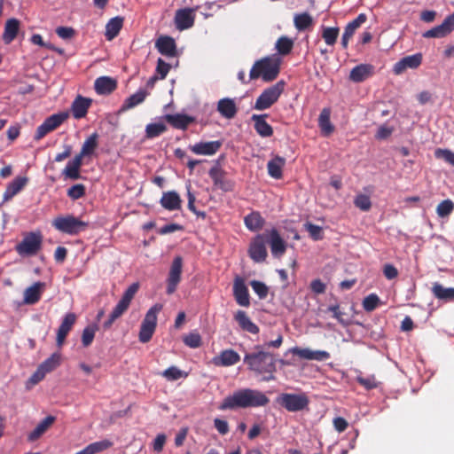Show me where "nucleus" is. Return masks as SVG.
<instances>
[{
	"label": "nucleus",
	"mask_w": 454,
	"mask_h": 454,
	"mask_svg": "<svg viewBox=\"0 0 454 454\" xmlns=\"http://www.w3.org/2000/svg\"><path fill=\"white\" fill-rule=\"evenodd\" d=\"M270 403L266 395L259 390L242 388L227 395L219 404L221 411L235 410L239 408L262 407Z\"/></svg>",
	"instance_id": "1"
},
{
	"label": "nucleus",
	"mask_w": 454,
	"mask_h": 454,
	"mask_svg": "<svg viewBox=\"0 0 454 454\" xmlns=\"http://www.w3.org/2000/svg\"><path fill=\"white\" fill-rule=\"evenodd\" d=\"M244 363L247 364L249 370L258 374L269 373L270 376L265 378L267 380L274 379L276 364L272 354L262 350L247 353L244 356Z\"/></svg>",
	"instance_id": "2"
},
{
	"label": "nucleus",
	"mask_w": 454,
	"mask_h": 454,
	"mask_svg": "<svg viewBox=\"0 0 454 454\" xmlns=\"http://www.w3.org/2000/svg\"><path fill=\"white\" fill-rule=\"evenodd\" d=\"M279 71L280 59L266 57L254 62L250 70L249 77L250 80L262 77L264 82H271L278 77Z\"/></svg>",
	"instance_id": "3"
},
{
	"label": "nucleus",
	"mask_w": 454,
	"mask_h": 454,
	"mask_svg": "<svg viewBox=\"0 0 454 454\" xmlns=\"http://www.w3.org/2000/svg\"><path fill=\"white\" fill-rule=\"evenodd\" d=\"M51 225L62 233L74 236L84 231L88 228L89 223L73 215H66L55 217L51 222Z\"/></svg>",
	"instance_id": "4"
},
{
	"label": "nucleus",
	"mask_w": 454,
	"mask_h": 454,
	"mask_svg": "<svg viewBox=\"0 0 454 454\" xmlns=\"http://www.w3.org/2000/svg\"><path fill=\"white\" fill-rule=\"evenodd\" d=\"M285 82L278 81L274 85L265 89L256 98L254 108L258 111L269 109L279 98L285 90Z\"/></svg>",
	"instance_id": "5"
},
{
	"label": "nucleus",
	"mask_w": 454,
	"mask_h": 454,
	"mask_svg": "<svg viewBox=\"0 0 454 454\" xmlns=\"http://www.w3.org/2000/svg\"><path fill=\"white\" fill-rule=\"evenodd\" d=\"M162 308V304L156 303L146 312L139 331V340L142 343H146L152 339L157 325V315Z\"/></svg>",
	"instance_id": "6"
},
{
	"label": "nucleus",
	"mask_w": 454,
	"mask_h": 454,
	"mask_svg": "<svg viewBox=\"0 0 454 454\" xmlns=\"http://www.w3.org/2000/svg\"><path fill=\"white\" fill-rule=\"evenodd\" d=\"M277 402L290 412L300 411L306 409L309 403V397L305 393L301 394H281Z\"/></svg>",
	"instance_id": "7"
},
{
	"label": "nucleus",
	"mask_w": 454,
	"mask_h": 454,
	"mask_svg": "<svg viewBox=\"0 0 454 454\" xmlns=\"http://www.w3.org/2000/svg\"><path fill=\"white\" fill-rule=\"evenodd\" d=\"M42 242L43 237L39 232H29L16 246L15 249L21 256L34 255L41 249Z\"/></svg>",
	"instance_id": "8"
},
{
	"label": "nucleus",
	"mask_w": 454,
	"mask_h": 454,
	"mask_svg": "<svg viewBox=\"0 0 454 454\" xmlns=\"http://www.w3.org/2000/svg\"><path fill=\"white\" fill-rule=\"evenodd\" d=\"M208 175L214 185L224 192H232L235 188V182L227 178V173L219 164L214 165L208 171Z\"/></svg>",
	"instance_id": "9"
},
{
	"label": "nucleus",
	"mask_w": 454,
	"mask_h": 454,
	"mask_svg": "<svg viewBox=\"0 0 454 454\" xmlns=\"http://www.w3.org/2000/svg\"><path fill=\"white\" fill-rule=\"evenodd\" d=\"M263 234L265 235L266 243L270 247L272 256L275 258L282 257L286 251L287 244L280 236L278 231L276 228H272L266 231Z\"/></svg>",
	"instance_id": "10"
},
{
	"label": "nucleus",
	"mask_w": 454,
	"mask_h": 454,
	"mask_svg": "<svg viewBox=\"0 0 454 454\" xmlns=\"http://www.w3.org/2000/svg\"><path fill=\"white\" fill-rule=\"evenodd\" d=\"M248 254L255 262H262L266 260L268 253L264 234H258L254 238L249 246Z\"/></svg>",
	"instance_id": "11"
},
{
	"label": "nucleus",
	"mask_w": 454,
	"mask_h": 454,
	"mask_svg": "<svg viewBox=\"0 0 454 454\" xmlns=\"http://www.w3.org/2000/svg\"><path fill=\"white\" fill-rule=\"evenodd\" d=\"M139 289V283L136 282L131 284L123 293L121 300L114 308L112 313L114 317H121L129 309L131 301L135 297Z\"/></svg>",
	"instance_id": "12"
},
{
	"label": "nucleus",
	"mask_w": 454,
	"mask_h": 454,
	"mask_svg": "<svg viewBox=\"0 0 454 454\" xmlns=\"http://www.w3.org/2000/svg\"><path fill=\"white\" fill-rule=\"evenodd\" d=\"M183 268V259L181 256H176L171 263L168 277L167 279V294H172L181 281Z\"/></svg>",
	"instance_id": "13"
},
{
	"label": "nucleus",
	"mask_w": 454,
	"mask_h": 454,
	"mask_svg": "<svg viewBox=\"0 0 454 454\" xmlns=\"http://www.w3.org/2000/svg\"><path fill=\"white\" fill-rule=\"evenodd\" d=\"M195 8L178 9L175 14V26L179 31L186 30L193 27L195 21Z\"/></svg>",
	"instance_id": "14"
},
{
	"label": "nucleus",
	"mask_w": 454,
	"mask_h": 454,
	"mask_svg": "<svg viewBox=\"0 0 454 454\" xmlns=\"http://www.w3.org/2000/svg\"><path fill=\"white\" fill-rule=\"evenodd\" d=\"M454 31V12L447 16L441 25H438L423 34L425 38H442Z\"/></svg>",
	"instance_id": "15"
},
{
	"label": "nucleus",
	"mask_w": 454,
	"mask_h": 454,
	"mask_svg": "<svg viewBox=\"0 0 454 454\" xmlns=\"http://www.w3.org/2000/svg\"><path fill=\"white\" fill-rule=\"evenodd\" d=\"M233 296L236 302L242 307L250 306V296L248 288L246 286L245 280L237 276L233 282Z\"/></svg>",
	"instance_id": "16"
},
{
	"label": "nucleus",
	"mask_w": 454,
	"mask_h": 454,
	"mask_svg": "<svg viewBox=\"0 0 454 454\" xmlns=\"http://www.w3.org/2000/svg\"><path fill=\"white\" fill-rule=\"evenodd\" d=\"M422 63V54L416 53L413 55L406 56L397 61L393 67V72L395 74H401L408 68L416 69Z\"/></svg>",
	"instance_id": "17"
},
{
	"label": "nucleus",
	"mask_w": 454,
	"mask_h": 454,
	"mask_svg": "<svg viewBox=\"0 0 454 454\" xmlns=\"http://www.w3.org/2000/svg\"><path fill=\"white\" fill-rule=\"evenodd\" d=\"M76 315L73 312L67 313L65 315L58 331H57V345L59 347H61L63 343L65 342V340L69 333V332L72 330L73 326L74 325L76 322Z\"/></svg>",
	"instance_id": "18"
},
{
	"label": "nucleus",
	"mask_w": 454,
	"mask_h": 454,
	"mask_svg": "<svg viewBox=\"0 0 454 454\" xmlns=\"http://www.w3.org/2000/svg\"><path fill=\"white\" fill-rule=\"evenodd\" d=\"M375 67L371 64H360L353 67L349 73V80L362 82L374 74Z\"/></svg>",
	"instance_id": "19"
},
{
	"label": "nucleus",
	"mask_w": 454,
	"mask_h": 454,
	"mask_svg": "<svg viewBox=\"0 0 454 454\" xmlns=\"http://www.w3.org/2000/svg\"><path fill=\"white\" fill-rule=\"evenodd\" d=\"M155 47L161 55L166 57L172 58L177 54L175 40L168 35L160 36L155 43Z\"/></svg>",
	"instance_id": "20"
},
{
	"label": "nucleus",
	"mask_w": 454,
	"mask_h": 454,
	"mask_svg": "<svg viewBox=\"0 0 454 454\" xmlns=\"http://www.w3.org/2000/svg\"><path fill=\"white\" fill-rule=\"evenodd\" d=\"M268 114H253L251 120L254 122V129L262 137H270L273 135V128L266 121Z\"/></svg>",
	"instance_id": "21"
},
{
	"label": "nucleus",
	"mask_w": 454,
	"mask_h": 454,
	"mask_svg": "<svg viewBox=\"0 0 454 454\" xmlns=\"http://www.w3.org/2000/svg\"><path fill=\"white\" fill-rule=\"evenodd\" d=\"M222 146L221 141L200 142L190 146V150L198 155H214Z\"/></svg>",
	"instance_id": "22"
},
{
	"label": "nucleus",
	"mask_w": 454,
	"mask_h": 454,
	"mask_svg": "<svg viewBox=\"0 0 454 454\" xmlns=\"http://www.w3.org/2000/svg\"><path fill=\"white\" fill-rule=\"evenodd\" d=\"M240 360V356L233 349L223 350L218 356L213 357L212 362L215 366H231Z\"/></svg>",
	"instance_id": "23"
},
{
	"label": "nucleus",
	"mask_w": 454,
	"mask_h": 454,
	"mask_svg": "<svg viewBox=\"0 0 454 454\" xmlns=\"http://www.w3.org/2000/svg\"><path fill=\"white\" fill-rule=\"evenodd\" d=\"M45 288V283L37 281L24 291L23 302L25 304L33 305L37 303Z\"/></svg>",
	"instance_id": "24"
},
{
	"label": "nucleus",
	"mask_w": 454,
	"mask_h": 454,
	"mask_svg": "<svg viewBox=\"0 0 454 454\" xmlns=\"http://www.w3.org/2000/svg\"><path fill=\"white\" fill-rule=\"evenodd\" d=\"M91 99L78 95L72 103L71 111L74 119H82L86 116L91 105Z\"/></svg>",
	"instance_id": "25"
},
{
	"label": "nucleus",
	"mask_w": 454,
	"mask_h": 454,
	"mask_svg": "<svg viewBox=\"0 0 454 454\" xmlns=\"http://www.w3.org/2000/svg\"><path fill=\"white\" fill-rule=\"evenodd\" d=\"M160 203L163 208L175 211L181 209L182 200L176 192L169 191L163 192Z\"/></svg>",
	"instance_id": "26"
},
{
	"label": "nucleus",
	"mask_w": 454,
	"mask_h": 454,
	"mask_svg": "<svg viewBox=\"0 0 454 454\" xmlns=\"http://www.w3.org/2000/svg\"><path fill=\"white\" fill-rule=\"evenodd\" d=\"M234 320L238 323L241 330L252 334H257L260 331L259 327L250 319L247 312L238 310L234 314Z\"/></svg>",
	"instance_id": "27"
},
{
	"label": "nucleus",
	"mask_w": 454,
	"mask_h": 454,
	"mask_svg": "<svg viewBox=\"0 0 454 454\" xmlns=\"http://www.w3.org/2000/svg\"><path fill=\"white\" fill-rule=\"evenodd\" d=\"M27 178L22 176H17L14 178L6 187L3 198L4 201L12 200L16 194H18L27 184Z\"/></svg>",
	"instance_id": "28"
},
{
	"label": "nucleus",
	"mask_w": 454,
	"mask_h": 454,
	"mask_svg": "<svg viewBox=\"0 0 454 454\" xmlns=\"http://www.w3.org/2000/svg\"><path fill=\"white\" fill-rule=\"evenodd\" d=\"M286 165V159L276 155L267 163L268 174L274 179H281L283 176L282 169Z\"/></svg>",
	"instance_id": "29"
},
{
	"label": "nucleus",
	"mask_w": 454,
	"mask_h": 454,
	"mask_svg": "<svg viewBox=\"0 0 454 454\" xmlns=\"http://www.w3.org/2000/svg\"><path fill=\"white\" fill-rule=\"evenodd\" d=\"M165 120L173 128L178 129H186L194 121L192 117L183 114H167L165 115Z\"/></svg>",
	"instance_id": "30"
},
{
	"label": "nucleus",
	"mask_w": 454,
	"mask_h": 454,
	"mask_svg": "<svg viewBox=\"0 0 454 454\" xmlns=\"http://www.w3.org/2000/svg\"><path fill=\"white\" fill-rule=\"evenodd\" d=\"M94 87L98 94L106 95L113 92L116 89L117 83L111 77L101 76L96 79Z\"/></svg>",
	"instance_id": "31"
},
{
	"label": "nucleus",
	"mask_w": 454,
	"mask_h": 454,
	"mask_svg": "<svg viewBox=\"0 0 454 454\" xmlns=\"http://www.w3.org/2000/svg\"><path fill=\"white\" fill-rule=\"evenodd\" d=\"M217 111L226 119H232L237 114V106L233 99L222 98L217 103Z\"/></svg>",
	"instance_id": "32"
},
{
	"label": "nucleus",
	"mask_w": 454,
	"mask_h": 454,
	"mask_svg": "<svg viewBox=\"0 0 454 454\" xmlns=\"http://www.w3.org/2000/svg\"><path fill=\"white\" fill-rule=\"evenodd\" d=\"M20 20L15 18L7 20L3 34V40L6 44L11 43L16 38L20 30Z\"/></svg>",
	"instance_id": "33"
},
{
	"label": "nucleus",
	"mask_w": 454,
	"mask_h": 454,
	"mask_svg": "<svg viewBox=\"0 0 454 454\" xmlns=\"http://www.w3.org/2000/svg\"><path fill=\"white\" fill-rule=\"evenodd\" d=\"M55 417L47 416L44 418L36 427L35 428L29 433L27 435V440L29 442H35L39 439L54 423Z\"/></svg>",
	"instance_id": "34"
},
{
	"label": "nucleus",
	"mask_w": 454,
	"mask_h": 454,
	"mask_svg": "<svg viewBox=\"0 0 454 454\" xmlns=\"http://www.w3.org/2000/svg\"><path fill=\"white\" fill-rule=\"evenodd\" d=\"M244 223L248 230L252 231H257L263 227L265 220L260 212L253 211L245 216Z\"/></svg>",
	"instance_id": "35"
},
{
	"label": "nucleus",
	"mask_w": 454,
	"mask_h": 454,
	"mask_svg": "<svg viewBox=\"0 0 454 454\" xmlns=\"http://www.w3.org/2000/svg\"><path fill=\"white\" fill-rule=\"evenodd\" d=\"M148 96V92L145 90H139L135 94L130 95L127 98L121 107V112H125L129 110L145 101L146 97Z\"/></svg>",
	"instance_id": "36"
},
{
	"label": "nucleus",
	"mask_w": 454,
	"mask_h": 454,
	"mask_svg": "<svg viewBox=\"0 0 454 454\" xmlns=\"http://www.w3.org/2000/svg\"><path fill=\"white\" fill-rule=\"evenodd\" d=\"M123 26V18L121 17H114L112 18L106 26V33L105 36L106 40L111 41L115 38L120 33L121 27Z\"/></svg>",
	"instance_id": "37"
},
{
	"label": "nucleus",
	"mask_w": 454,
	"mask_h": 454,
	"mask_svg": "<svg viewBox=\"0 0 454 454\" xmlns=\"http://www.w3.org/2000/svg\"><path fill=\"white\" fill-rule=\"evenodd\" d=\"M330 116H331V110L329 108H324L321 111L319 117H318V126H319L321 132L324 136H329L334 130V127L331 123Z\"/></svg>",
	"instance_id": "38"
},
{
	"label": "nucleus",
	"mask_w": 454,
	"mask_h": 454,
	"mask_svg": "<svg viewBox=\"0 0 454 454\" xmlns=\"http://www.w3.org/2000/svg\"><path fill=\"white\" fill-rule=\"evenodd\" d=\"M432 292L437 299L444 300V301H452L454 300V288L453 287H444L440 283H434L432 287Z\"/></svg>",
	"instance_id": "39"
},
{
	"label": "nucleus",
	"mask_w": 454,
	"mask_h": 454,
	"mask_svg": "<svg viewBox=\"0 0 454 454\" xmlns=\"http://www.w3.org/2000/svg\"><path fill=\"white\" fill-rule=\"evenodd\" d=\"M294 24L298 31H304L313 25V19L308 12L295 14Z\"/></svg>",
	"instance_id": "40"
},
{
	"label": "nucleus",
	"mask_w": 454,
	"mask_h": 454,
	"mask_svg": "<svg viewBox=\"0 0 454 454\" xmlns=\"http://www.w3.org/2000/svg\"><path fill=\"white\" fill-rule=\"evenodd\" d=\"M98 145V134L95 132L88 137L83 142L81 149L82 155H85L86 157L91 156L97 149Z\"/></svg>",
	"instance_id": "41"
},
{
	"label": "nucleus",
	"mask_w": 454,
	"mask_h": 454,
	"mask_svg": "<svg viewBox=\"0 0 454 454\" xmlns=\"http://www.w3.org/2000/svg\"><path fill=\"white\" fill-rule=\"evenodd\" d=\"M60 364V355L58 353L52 354L45 361H43L38 368L45 374L52 372Z\"/></svg>",
	"instance_id": "42"
},
{
	"label": "nucleus",
	"mask_w": 454,
	"mask_h": 454,
	"mask_svg": "<svg viewBox=\"0 0 454 454\" xmlns=\"http://www.w3.org/2000/svg\"><path fill=\"white\" fill-rule=\"evenodd\" d=\"M113 446V442L109 440H103L92 442L84 448L86 454H96L102 452Z\"/></svg>",
	"instance_id": "43"
},
{
	"label": "nucleus",
	"mask_w": 454,
	"mask_h": 454,
	"mask_svg": "<svg viewBox=\"0 0 454 454\" xmlns=\"http://www.w3.org/2000/svg\"><path fill=\"white\" fill-rule=\"evenodd\" d=\"M67 118L68 114L66 112H61L47 117L44 121L53 131L59 128Z\"/></svg>",
	"instance_id": "44"
},
{
	"label": "nucleus",
	"mask_w": 454,
	"mask_h": 454,
	"mask_svg": "<svg viewBox=\"0 0 454 454\" xmlns=\"http://www.w3.org/2000/svg\"><path fill=\"white\" fill-rule=\"evenodd\" d=\"M294 47V41L287 36H281L276 43V49L280 55H287Z\"/></svg>",
	"instance_id": "45"
},
{
	"label": "nucleus",
	"mask_w": 454,
	"mask_h": 454,
	"mask_svg": "<svg viewBox=\"0 0 454 454\" xmlns=\"http://www.w3.org/2000/svg\"><path fill=\"white\" fill-rule=\"evenodd\" d=\"M340 29L339 27H324L323 32H322V37L325 40V43L328 45H333L335 44L338 35H339Z\"/></svg>",
	"instance_id": "46"
},
{
	"label": "nucleus",
	"mask_w": 454,
	"mask_h": 454,
	"mask_svg": "<svg viewBox=\"0 0 454 454\" xmlns=\"http://www.w3.org/2000/svg\"><path fill=\"white\" fill-rule=\"evenodd\" d=\"M167 130V127L164 123H150L145 128V136L147 138H154L160 136Z\"/></svg>",
	"instance_id": "47"
},
{
	"label": "nucleus",
	"mask_w": 454,
	"mask_h": 454,
	"mask_svg": "<svg viewBox=\"0 0 454 454\" xmlns=\"http://www.w3.org/2000/svg\"><path fill=\"white\" fill-rule=\"evenodd\" d=\"M160 375L169 381L177 380L181 378L187 377V373L181 371L176 366H170L163 371Z\"/></svg>",
	"instance_id": "48"
},
{
	"label": "nucleus",
	"mask_w": 454,
	"mask_h": 454,
	"mask_svg": "<svg viewBox=\"0 0 454 454\" xmlns=\"http://www.w3.org/2000/svg\"><path fill=\"white\" fill-rule=\"evenodd\" d=\"M454 210V202L449 199L440 202L436 207V213L440 217L449 216Z\"/></svg>",
	"instance_id": "49"
},
{
	"label": "nucleus",
	"mask_w": 454,
	"mask_h": 454,
	"mask_svg": "<svg viewBox=\"0 0 454 454\" xmlns=\"http://www.w3.org/2000/svg\"><path fill=\"white\" fill-rule=\"evenodd\" d=\"M98 329L96 325H88L83 329L82 334V343L83 347H89L92 343Z\"/></svg>",
	"instance_id": "50"
},
{
	"label": "nucleus",
	"mask_w": 454,
	"mask_h": 454,
	"mask_svg": "<svg viewBox=\"0 0 454 454\" xmlns=\"http://www.w3.org/2000/svg\"><path fill=\"white\" fill-rule=\"evenodd\" d=\"M354 205L364 212H367L372 207V201L368 195L357 194L354 199Z\"/></svg>",
	"instance_id": "51"
},
{
	"label": "nucleus",
	"mask_w": 454,
	"mask_h": 454,
	"mask_svg": "<svg viewBox=\"0 0 454 454\" xmlns=\"http://www.w3.org/2000/svg\"><path fill=\"white\" fill-rule=\"evenodd\" d=\"M366 20V14L360 13L355 20L347 24L344 30L354 35L356 30L359 28Z\"/></svg>",
	"instance_id": "52"
},
{
	"label": "nucleus",
	"mask_w": 454,
	"mask_h": 454,
	"mask_svg": "<svg viewBox=\"0 0 454 454\" xmlns=\"http://www.w3.org/2000/svg\"><path fill=\"white\" fill-rule=\"evenodd\" d=\"M356 381L363 386L366 390H371L377 388L379 386V382L377 381L374 375H370L367 377H364L359 375L356 377Z\"/></svg>",
	"instance_id": "53"
},
{
	"label": "nucleus",
	"mask_w": 454,
	"mask_h": 454,
	"mask_svg": "<svg viewBox=\"0 0 454 454\" xmlns=\"http://www.w3.org/2000/svg\"><path fill=\"white\" fill-rule=\"evenodd\" d=\"M327 312L333 313V317L337 319V321L342 325L343 326H347L349 325V321L344 318L345 313L342 312L340 309L339 304L331 305L326 309Z\"/></svg>",
	"instance_id": "54"
},
{
	"label": "nucleus",
	"mask_w": 454,
	"mask_h": 454,
	"mask_svg": "<svg viewBox=\"0 0 454 454\" xmlns=\"http://www.w3.org/2000/svg\"><path fill=\"white\" fill-rule=\"evenodd\" d=\"M380 298L375 294L367 295L363 301V308L365 311H373L380 304Z\"/></svg>",
	"instance_id": "55"
},
{
	"label": "nucleus",
	"mask_w": 454,
	"mask_h": 454,
	"mask_svg": "<svg viewBox=\"0 0 454 454\" xmlns=\"http://www.w3.org/2000/svg\"><path fill=\"white\" fill-rule=\"evenodd\" d=\"M184 343L192 348H197L201 346V336L198 333H190L183 339Z\"/></svg>",
	"instance_id": "56"
},
{
	"label": "nucleus",
	"mask_w": 454,
	"mask_h": 454,
	"mask_svg": "<svg viewBox=\"0 0 454 454\" xmlns=\"http://www.w3.org/2000/svg\"><path fill=\"white\" fill-rule=\"evenodd\" d=\"M250 286L260 299H265L268 296L269 288L263 282L252 280Z\"/></svg>",
	"instance_id": "57"
},
{
	"label": "nucleus",
	"mask_w": 454,
	"mask_h": 454,
	"mask_svg": "<svg viewBox=\"0 0 454 454\" xmlns=\"http://www.w3.org/2000/svg\"><path fill=\"white\" fill-rule=\"evenodd\" d=\"M306 231L314 240H321L324 238L322 227L316 225L311 223H306L304 224Z\"/></svg>",
	"instance_id": "58"
},
{
	"label": "nucleus",
	"mask_w": 454,
	"mask_h": 454,
	"mask_svg": "<svg viewBox=\"0 0 454 454\" xmlns=\"http://www.w3.org/2000/svg\"><path fill=\"white\" fill-rule=\"evenodd\" d=\"M85 186L82 184H77L67 190V196L73 200H79L85 195Z\"/></svg>",
	"instance_id": "59"
},
{
	"label": "nucleus",
	"mask_w": 454,
	"mask_h": 454,
	"mask_svg": "<svg viewBox=\"0 0 454 454\" xmlns=\"http://www.w3.org/2000/svg\"><path fill=\"white\" fill-rule=\"evenodd\" d=\"M63 175L69 179L77 180L81 177L80 168L73 165L70 161L67 162L66 168L63 170Z\"/></svg>",
	"instance_id": "60"
},
{
	"label": "nucleus",
	"mask_w": 454,
	"mask_h": 454,
	"mask_svg": "<svg viewBox=\"0 0 454 454\" xmlns=\"http://www.w3.org/2000/svg\"><path fill=\"white\" fill-rule=\"evenodd\" d=\"M434 156L437 159H442L446 162L454 166V153L451 152L450 150L438 148L434 152Z\"/></svg>",
	"instance_id": "61"
},
{
	"label": "nucleus",
	"mask_w": 454,
	"mask_h": 454,
	"mask_svg": "<svg viewBox=\"0 0 454 454\" xmlns=\"http://www.w3.org/2000/svg\"><path fill=\"white\" fill-rule=\"evenodd\" d=\"M45 373L41 371L39 368L31 375V377L27 381L26 387L27 389H30L35 385L38 384L41 380H43L45 377Z\"/></svg>",
	"instance_id": "62"
},
{
	"label": "nucleus",
	"mask_w": 454,
	"mask_h": 454,
	"mask_svg": "<svg viewBox=\"0 0 454 454\" xmlns=\"http://www.w3.org/2000/svg\"><path fill=\"white\" fill-rule=\"evenodd\" d=\"M170 68L171 66L168 63L165 62L162 59H158L156 73L160 75V79H165Z\"/></svg>",
	"instance_id": "63"
},
{
	"label": "nucleus",
	"mask_w": 454,
	"mask_h": 454,
	"mask_svg": "<svg viewBox=\"0 0 454 454\" xmlns=\"http://www.w3.org/2000/svg\"><path fill=\"white\" fill-rule=\"evenodd\" d=\"M56 34L62 39H71L75 35V31L70 27H59L56 28Z\"/></svg>",
	"instance_id": "64"
}]
</instances>
